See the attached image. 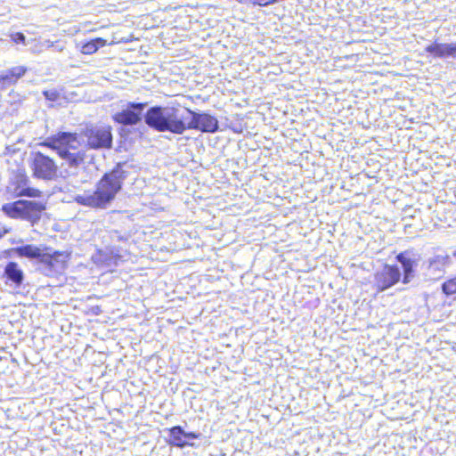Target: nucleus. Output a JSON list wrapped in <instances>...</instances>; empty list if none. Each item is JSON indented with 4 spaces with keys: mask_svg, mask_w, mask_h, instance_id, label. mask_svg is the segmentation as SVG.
<instances>
[{
    "mask_svg": "<svg viewBox=\"0 0 456 456\" xmlns=\"http://www.w3.org/2000/svg\"><path fill=\"white\" fill-rule=\"evenodd\" d=\"M122 186V179L118 172L106 174L97 183L94 192L85 191L83 194H77L75 201L80 205L95 208H106L115 199L117 193Z\"/></svg>",
    "mask_w": 456,
    "mask_h": 456,
    "instance_id": "obj_1",
    "label": "nucleus"
},
{
    "mask_svg": "<svg viewBox=\"0 0 456 456\" xmlns=\"http://www.w3.org/2000/svg\"><path fill=\"white\" fill-rule=\"evenodd\" d=\"M186 110L173 106H155L149 109L145 115L146 124L159 132L183 134L186 129Z\"/></svg>",
    "mask_w": 456,
    "mask_h": 456,
    "instance_id": "obj_2",
    "label": "nucleus"
},
{
    "mask_svg": "<svg viewBox=\"0 0 456 456\" xmlns=\"http://www.w3.org/2000/svg\"><path fill=\"white\" fill-rule=\"evenodd\" d=\"M47 144L56 151L61 158L63 160L62 166H68L66 172L69 175H77L78 169L83 167L85 153L78 150L80 141L76 134L59 133Z\"/></svg>",
    "mask_w": 456,
    "mask_h": 456,
    "instance_id": "obj_3",
    "label": "nucleus"
},
{
    "mask_svg": "<svg viewBox=\"0 0 456 456\" xmlns=\"http://www.w3.org/2000/svg\"><path fill=\"white\" fill-rule=\"evenodd\" d=\"M3 211L12 218H20L31 223L38 221L45 209L44 203L35 200H17L4 204Z\"/></svg>",
    "mask_w": 456,
    "mask_h": 456,
    "instance_id": "obj_4",
    "label": "nucleus"
},
{
    "mask_svg": "<svg viewBox=\"0 0 456 456\" xmlns=\"http://www.w3.org/2000/svg\"><path fill=\"white\" fill-rule=\"evenodd\" d=\"M31 168L37 178L51 181L57 177V165L53 159L41 152L34 154Z\"/></svg>",
    "mask_w": 456,
    "mask_h": 456,
    "instance_id": "obj_5",
    "label": "nucleus"
},
{
    "mask_svg": "<svg viewBox=\"0 0 456 456\" xmlns=\"http://www.w3.org/2000/svg\"><path fill=\"white\" fill-rule=\"evenodd\" d=\"M86 136L91 148H110L111 146L112 135L110 127L108 126L87 127Z\"/></svg>",
    "mask_w": 456,
    "mask_h": 456,
    "instance_id": "obj_6",
    "label": "nucleus"
},
{
    "mask_svg": "<svg viewBox=\"0 0 456 456\" xmlns=\"http://www.w3.org/2000/svg\"><path fill=\"white\" fill-rule=\"evenodd\" d=\"M68 259V253L56 251L53 254H44L41 256L40 264L45 275L51 276L63 272Z\"/></svg>",
    "mask_w": 456,
    "mask_h": 456,
    "instance_id": "obj_7",
    "label": "nucleus"
},
{
    "mask_svg": "<svg viewBox=\"0 0 456 456\" xmlns=\"http://www.w3.org/2000/svg\"><path fill=\"white\" fill-rule=\"evenodd\" d=\"M186 114L191 116V120L186 124L187 128L196 129L205 133H215L218 129V121L210 114L196 113L186 110Z\"/></svg>",
    "mask_w": 456,
    "mask_h": 456,
    "instance_id": "obj_8",
    "label": "nucleus"
},
{
    "mask_svg": "<svg viewBox=\"0 0 456 456\" xmlns=\"http://www.w3.org/2000/svg\"><path fill=\"white\" fill-rule=\"evenodd\" d=\"M400 277L401 272L397 266L386 265L376 273L375 285L379 291H384L397 283Z\"/></svg>",
    "mask_w": 456,
    "mask_h": 456,
    "instance_id": "obj_9",
    "label": "nucleus"
},
{
    "mask_svg": "<svg viewBox=\"0 0 456 456\" xmlns=\"http://www.w3.org/2000/svg\"><path fill=\"white\" fill-rule=\"evenodd\" d=\"M146 103H129L126 110L118 112L114 120L124 125H135L141 120V116Z\"/></svg>",
    "mask_w": 456,
    "mask_h": 456,
    "instance_id": "obj_10",
    "label": "nucleus"
},
{
    "mask_svg": "<svg viewBox=\"0 0 456 456\" xmlns=\"http://www.w3.org/2000/svg\"><path fill=\"white\" fill-rule=\"evenodd\" d=\"M15 181L10 186V190L16 196H27L38 198L42 192L38 189L28 186V178L25 175L18 174L15 175Z\"/></svg>",
    "mask_w": 456,
    "mask_h": 456,
    "instance_id": "obj_11",
    "label": "nucleus"
},
{
    "mask_svg": "<svg viewBox=\"0 0 456 456\" xmlns=\"http://www.w3.org/2000/svg\"><path fill=\"white\" fill-rule=\"evenodd\" d=\"M448 255H439L429 259L426 275L430 280H438L444 273V268L449 264Z\"/></svg>",
    "mask_w": 456,
    "mask_h": 456,
    "instance_id": "obj_12",
    "label": "nucleus"
},
{
    "mask_svg": "<svg viewBox=\"0 0 456 456\" xmlns=\"http://www.w3.org/2000/svg\"><path fill=\"white\" fill-rule=\"evenodd\" d=\"M168 443L174 446L184 447L189 444L188 439H196L199 437L198 434L190 432L186 433L181 427L176 426L168 430Z\"/></svg>",
    "mask_w": 456,
    "mask_h": 456,
    "instance_id": "obj_13",
    "label": "nucleus"
},
{
    "mask_svg": "<svg viewBox=\"0 0 456 456\" xmlns=\"http://www.w3.org/2000/svg\"><path fill=\"white\" fill-rule=\"evenodd\" d=\"M425 51L436 58H456V42L451 44L433 43Z\"/></svg>",
    "mask_w": 456,
    "mask_h": 456,
    "instance_id": "obj_14",
    "label": "nucleus"
},
{
    "mask_svg": "<svg viewBox=\"0 0 456 456\" xmlns=\"http://www.w3.org/2000/svg\"><path fill=\"white\" fill-rule=\"evenodd\" d=\"M4 274L16 285H20L23 281V272L17 263H8L4 269Z\"/></svg>",
    "mask_w": 456,
    "mask_h": 456,
    "instance_id": "obj_15",
    "label": "nucleus"
},
{
    "mask_svg": "<svg viewBox=\"0 0 456 456\" xmlns=\"http://www.w3.org/2000/svg\"><path fill=\"white\" fill-rule=\"evenodd\" d=\"M26 68L23 66H18L6 71L4 74L0 75V83L4 82L8 85L14 84L20 77H21L25 72Z\"/></svg>",
    "mask_w": 456,
    "mask_h": 456,
    "instance_id": "obj_16",
    "label": "nucleus"
},
{
    "mask_svg": "<svg viewBox=\"0 0 456 456\" xmlns=\"http://www.w3.org/2000/svg\"><path fill=\"white\" fill-rule=\"evenodd\" d=\"M20 256H25L28 258H39L44 255L41 249L34 245H25L18 247L13 249Z\"/></svg>",
    "mask_w": 456,
    "mask_h": 456,
    "instance_id": "obj_17",
    "label": "nucleus"
},
{
    "mask_svg": "<svg viewBox=\"0 0 456 456\" xmlns=\"http://www.w3.org/2000/svg\"><path fill=\"white\" fill-rule=\"evenodd\" d=\"M397 260L402 264L403 268L404 277L403 282H410L413 268V261L410 258L405 257L403 254H399L397 256Z\"/></svg>",
    "mask_w": 456,
    "mask_h": 456,
    "instance_id": "obj_18",
    "label": "nucleus"
},
{
    "mask_svg": "<svg viewBox=\"0 0 456 456\" xmlns=\"http://www.w3.org/2000/svg\"><path fill=\"white\" fill-rule=\"evenodd\" d=\"M106 45V40L102 38H95L94 40H91L90 42H87L81 46V53L83 54H92L94 53L100 47Z\"/></svg>",
    "mask_w": 456,
    "mask_h": 456,
    "instance_id": "obj_19",
    "label": "nucleus"
},
{
    "mask_svg": "<svg viewBox=\"0 0 456 456\" xmlns=\"http://www.w3.org/2000/svg\"><path fill=\"white\" fill-rule=\"evenodd\" d=\"M442 289L446 295L456 294V277L445 281Z\"/></svg>",
    "mask_w": 456,
    "mask_h": 456,
    "instance_id": "obj_20",
    "label": "nucleus"
},
{
    "mask_svg": "<svg viewBox=\"0 0 456 456\" xmlns=\"http://www.w3.org/2000/svg\"><path fill=\"white\" fill-rule=\"evenodd\" d=\"M110 256L109 259H105V261L107 262L106 264L108 265H110L111 264H114L117 265L118 261L121 260V258L123 257V256L121 254H119L118 251L114 250V249H110Z\"/></svg>",
    "mask_w": 456,
    "mask_h": 456,
    "instance_id": "obj_21",
    "label": "nucleus"
},
{
    "mask_svg": "<svg viewBox=\"0 0 456 456\" xmlns=\"http://www.w3.org/2000/svg\"><path fill=\"white\" fill-rule=\"evenodd\" d=\"M44 95L47 100L52 102H55L59 99V93L54 89L45 91Z\"/></svg>",
    "mask_w": 456,
    "mask_h": 456,
    "instance_id": "obj_22",
    "label": "nucleus"
},
{
    "mask_svg": "<svg viewBox=\"0 0 456 456\" xmlns=\"http://www.w3.org/2000/svg\"><path fill=\"white\" fill-rule=\"evenodd\" d=\"M278 3L277 0H255V5L266 6Z\"/></svg>",
    "mask_w": 456,
    "mask_h": 456,
    "instance_id": "obj_23",
    "label": "nucleus"
},
{
    "mask_svg": "<svg viewBox=\"0 0 456 456\" xmlns=\"http://www.w3.org/2000/svg\"><path fill=\"white\" fill-rule=\"evenodd\" d=\"M12 40L16 43L25 44V36L22 33H15L12 36Z\"/></svg>",
    "mask_w": 456,
    "mask_h": 456,
    "instance_id": "obj_24",
    "label": "nucleus"
},
{
    "mask_svg": "<svg viewBox=\"0 0 456 456\" xmlns=\"http://www.w3.org/2000/svg\"><path fill=\"white\" fill-rule=\"evenodd\" d=\"M240 4H252L255 5V0H236Z\"/></svg>",
    "mask_w": 456,
    "mask_h": 456,
    "instance_id": "obj_25",
    "label": "nucleus"
},
{
    "mask_svg": "<svg viewBox=\"0 0 456 456\" xmlns=\"http://www.w3.org/2000/svg\"><path fill=\"white\" fill-rule=\"evenodd\" d=\"M44 45H45L46 48H50V47H53V42H51L50 40H46V41H45Z\"/></svg>",
    "mask_w": 456,
    "mask_h": 456,
    "instance_id": "obj_26",
    "label": "nucleus"
},
{
    "mask_svg": "<svg viewBox=\"0 0 456 456\" xmlns=\"http://www.w3.org/2000/svg\"><path fill=\"white\" fill-rule=\"evenodd\" d=\"M7 232V230L4 227H0V237Z\"/></svg>",
    "mask_w": 456,
    "mask_h": 456,
    "instance_id": "obj_27",
    "label": "nucleus"
},
{
    "mask_svg": "<svg viewBox=\"0 0 456 456\" xmlns=\"http://www.w3.org/2000/svg\"><path fill=\"white\" fill-rule=\"evenodd\" d=\"M57 49H58L59 51H62L63 47H62V46H61V47H60V46H57Z\"/></svg>",
    "mask_w": 456,
    "mask_h": 456,
    "instance_id": "obj_28",
    "label": "nucleus"
},
{
    "mask_svg": "<svg viewBox=\"0 0 456 456\" xmlns=\"http://www.w3.org/2000/svg\"><path fill=\"white\" fill-rule=\"evenodd\" d=\"M454 256H456V251L454 252Z\"/></svg>",
    "mask_w": 456,
    "mask_h": 456,
    "instance_id": "obj_29",
    "label": "nucleus"
}]
</instances>
